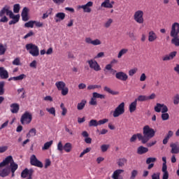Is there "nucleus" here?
Masks as SVG:
<instances>
[{
    "instance_id": "obj_44",
    "label": "nucleus",
    "mask_w": 179,
    "mask_h": 179,
    "mask_svg": "<svg viewBox=\"0 0 179 179\" xmlns=\"http://www.w3.org/2000/svg\"><path fill=\"white\" fill-rule=\"evenodd\" d=\"M5 52H6V47L3 44L0 43V55H4Z\"/></svg>"
},
{
    "instance_id": "obj_17",
    "label": "nucleus",
    "mask_w": 179,
    "mask_h": 179,
    "mask_svg": "<svg viewBox=\"0 0 179 179\" xmlns=\"http://www.w3.org/2000/svg\"><path fill=\"white\" fill-rule=\"evenodd\" d=\"M157 40V34L155 31H150L148 32V41L150 43H153V41H156Z\"/></svg>"
},
{
    "instance_id": "obj_24",
    "label": "nucleus",
    "mask_w": 179,
    "mask_h": 179,
    "mask_svg": "<svg viewBox=\"0 0 179 179\" xmlns=\"http://www.w3.org/2000/svg\"><path fill=\"white\" fill-rule=\"evenodd\" d=\"M55 86H56L57 90L59 91V90H63L64 87H66V84L64 81H57L55 83Z\"/></svg>"
},
{
    "instance_id": "obj_22",
    "label": "nucleus",
    "mask_w": 179,
    "mask_h": 179,
    "mask_svg": "<svg viewBox=\"0 0 179 179\" xmlns=\"http://www.w3.org/2000/svg\"><path fill=\"white\" fill-rule=\"evenodd\" d=\"M10 111L13 114H17L19 113L20 106L18 103H12L10 106Z\"/></svg>"
},
{
    "instance_id": "obj_62",
    "label": "nucleus",
    "mask_w": 179,
    "mask_h": 179,
    "mask_svg": "<svg viewBox=\"0 0 179 179\" xmlns=\"http://www.w3.org/2000/svg\"><path fill=\"white\" fill-rule=\"evenodd\" d=\"M167 111H169V108H167V106L162 103V113H166Z\"/></svg>"
},
{
    "instance_id": "obj_58",
    "label": "nucleus",
    "mask_w": 179,
    "mask_h": 179,
    "mask_svg": "<svg viewBox=\"0 0 179 179\" xmlns=\"http://www.w3.org/2000/svg\"><path fill=\"white\" fill-rule=\"evenodd\" d=\"M13 65H16V66L21 65V64H20V59L19 57L15 58L13 61Z\"/></svg>"
},
{
    "instance_id": "obj_59",
    "label": "nucleus",
    "mask_w": 179,
    "mask_h": 179,
    "mask_svg": "<svg viewBox=\"0 0 179 179\" xmlns=\"http://www.w3.org/2000/svg\"><path fill=\"white\" fill-rule=\"evenodd\" d=\"M57 150L62 152L64 150V145H62V141H59L57 144Z\"/></svg>"
},
{
    "instance_id": "obj_31",
    "label": "nucleus",
    "mask_w": 179,
    "mask_h": 179,
    "mask_svg": "<svg viewBox=\"0 0 179 179\" xmlns=\"http://www.w3.org/2000/svg\"><path fill=\"white\" fill-rule=\"evenodd\" d=\"M173 37L171 39V44H173L176 47H179V38L178 36H171Z\"/></svg>"
},
{
    "instance_id": "obj_53",
    "label": "nucleus",
    "mask_w": 179,
    "mask_h": 179,
    "mask_svg": "<svg viewBox=\"0 0 179 179\" xmlns=\"http://www.w3.org/2000/svg\"><path fill=\"white\" fill-rule=\"evenodd\" d=\"M161 117L163 121H167L170 118V115L167 113H162Z\"/></svg>"
},
{
    "instance_id": "obj_33",
    "label": "nucleus",
    "mask_w": 179,
    "mask_h": 179,
    "mask_svg": "<svg viewBox=\"0 0 179 179\" xmlns=\"http://www.w3.org/2000/svg\"><path fill=\"white\" fill-rule=\"evenodd\" d=\"M162 171L163 173L162 179H169V171L167 168H162Z\"/></svg>"
},
{
    "instance_id": "obj_63",
    "label": "nucleus",
    "mask_w": 179,
    "mask_h": 179,
    "mask_svg": "<svg viewBox=\"0 0 179 179\" xmlns=\"http://www.w3.org/2000/svg\"><path fill=\"white\" fill-rule=\"evenodd\" d=\"M92 45H100L101 44V41L99 39H95L92 41Z\"/></svg>"
},
{
    "instance_id": "obj_55",
    "label": "nucleus",
    "mask_w": 179,
    "mask_h": 179,
    "mask_svg": "<svg viewBox=\"0 0 179 179\" xmlns=\"http://www.w3.org/2000/svg\"><path fill=\"white\" fill-rule=\"evenodd\" d=\"M151 178L152 179H160V173L157 172V173H152V175L151 176Z\"/></svg>"
},
{
    "instance_id": "obj_41",
    "label": "nucleus",
    "mask_w": 179,
    "mask_h": 179,
    "mask_svg": "<svg viewBox=\"0 0 179 179\" xmlns=\"http://www.w3.org/2000/svg\"><path fill=\"white\" fill-rule=\"evenodd\" d=\"M89 127H99V122L96 120H91L89 122Z\"/></svg>"
},
{
    "instance_id": "obj_18",
    "label": "nucleus",
    "mask_w": 179,
    "mask_h": 179,
    "mask_svg": "<svg viewBox=\"0 0 179 179\" xmlns=\"http://www.w3.org/2000/svg\"><path fill=\"white\" fill-rule=\"evenodd\" d=\"M33 173H34V170L33 169H28L27 168H26L24 170L22 171V172L21 173V177L22 178H26V177H27V176H33Z\"/></svg>"
},
{
    "instance_id": "obj_16",
    "label": "nucleus",
    "mask_w": 179,
    "mask_h": 179,
    "mask_svg": "<svg viewBox=\"0 0 179 179\" xmlns=\"http://www.w3.org/2000/svg\"><path fill=\"white\" fill-rule=\"evenodd\" d=\"M0 78L1 79H8L9 78V73L5 67H0Z\"/></svg>"
},
{
    "instance_id": "obj_1",
    "label": "nucleus",
    "mask_w": 179,
    "mask_h": 179,
    "mask_svg": "<svg viewBox=\"0 0 179 179\" xmlns=\"http://www.w3.org/2000/svg\"><path fill=\"white\" fill-rule=\"evenodd\" d=\"M143 135L138 134V141L145 144L148 143L149 140L155 136L156 131H155V129L150 128L149 125H146L143 129Z\"/></svg>"
},
{
    "instance_id": "obj_9",
    "label": "nucleus",
    "mask_w": 179,
    "mask_h": 179,
    "mask_svg": "<svg viewBox=\"0 0 179 179\" xmlns=\"http://www.w3.org/2000/svg\"><path fill=\"white\" fill-rule=\"evenodd\" d=\"M87 64L91 69H93L96 72H99V71H101V67H100V64L97 63V61L94 59L88 60Z\"/></svg>"
},
{
    "instance_id": "obj_36",
    "label": "nucleus",
    "mask_w": 179,
    "mask_h": 179,
    "mask_svg": "<svg viewBox=\"0 0 179 179\" xmlns=\"http://www.w3.org/2000/svg\"><path fill=\"white\" fill-rule=\"evenodd\" d=\"M52 145V141L46 142L43 147L42 148V150H48V149H50V148H51V145Z\"/></svg>"
},
{
    "instance_id": "obj_12",
    "label": "nucleus",
    "mask_w": 179,
    "mask_h": 179,
    "mask_svg": "<svg viewBox=\"0 0 179 179\" xmlns=\"http://www.w3.org/2000/svg\"><path fill=\"white\" fill-rule=\"evenodd\" d=\"M115 78L116 79H118V80H122V82L128 80V75L123 71L116 73Z\"/></svg>"
},
{
    "instance_id": "obj_50",
    "label": "nucleus",
    "mask_w": 179,
    "mask_h": 179,
    "mask_svg": "<svg viewBox=\"0 0 179 179\" xmlns=\"http://www.w3.org/2000/svg\"><path fill=\"white\" fill-rule=\"evenodd\" d=\"M157 159L155 157H148L146 159V164H150L152 163H155L156 162Z\"/></svg>"
},
{
    "instance_id": "obj_42",
    "label": "nucleus",
    "mask_w": 179,
    "mask_h": 179,
    "mask_svg": "<svg viewBox=\"0 0 179 179\" xmlns=\"http://www.w3.org/2000/svg\"><path fill=\"white\" fill-rule=\"evenodd\" d=\"M15 82H17V80H22L24 79H26V74H20L18 76L14 77Z\"/></svg>"
},
{
    "instance_id": "obj_5",
    "label": "nucleus",
    "mask_w": 179,
    "mask_h": 179,
    "mask_svg": "<svg viewBox=\"0 0 179 179\" xmlns=\"http://www.w3.org/2000/svg\"><path fill=\"white\" fill-rule=\"evenodd\" d=\"M33 120V115L29 111H25L20 118V122L22 125H28Z\"/></svg>"
},
{
    "instance_id": "obj_14",
    "label": "nucleus",
    "mask_w": 179,
    "mask_h": 179,
    "mask_svg": "<svg viewBox=\"0 0 179 179\" xmlns=\"http://www.w3.org/2000/svg\"><path fill=\"white\" fill-rule=\"evenodd\" d=\"M171 148V153L173 155H178L179 152V143L178 142L176 143H171L170 144Z\"/></svg>"
},
{
    "instance_id": "obj_60",
    "label": "nucleus",
    "mask_w": 179,
    "mask_h": 179,
    "mask_svg": "<svg viewBox=\"0 0 179 179\" xmlns=\"http://www.w3.org/2000/svg\"><path fill=\"white\" fill-rule=\"evenodd\" d=\"M106 122H108V119L105 118L98 121V125H104Z\"/></svg>"
},
{
    "instance_id": "obj_37",
    "label": "nucleus",
    "mask_w": 179,
    "mask_h": 179,
    "mask_svg": "<svg viewBox=\"0 0 179 179\" xmlns=\"http://www.w3.org/2000/svg\"><path fill=\"white\" fill-rule=\"evenodd\" d=\"M126 162H127V159L122 158L118 160L117 165L119 166V167H124V166H125Z\"/></svg>"
},
{
    "instance_id": "obj_45",
    "label": "nucleus",
    "mask_w": 179,
    "mask_h": 179,
    "mask_svg": "<svg viewBox=\"0 0 179 179\" xmlns=\"http://www.w3.org/2000/svg\"><path fill=\"white\" fill-rule=\"evenodd\" d=\"M59 92H62V96H66L69 93V89L68 87H64L62 90H60Z\"/></svg>"
},
{
    "instance_id": "obj_4",
    "label": "nucleus",
    "mask_w": 179,
    "mask_h": 179,
    "mask_svg": "<svg viewBox=\"0 0 179 179\" xmlns=\"http://www.w3.org/2000/svg\"><path fill=\"white\" fill-rule=\"evenodd\" d=\"M27 51L32 55V57H38L40 55V50L38 49V46L36 45L33 43H27L25 45Z\"/></svg>"
},
{
    "instance_id": "obj_51",
    "label": "nucleus",
    "mask_w": 179,
    "mask_h": 179,
    "mask_svg": "<svg viewBox=\"0 0 179 179\" xmlns=\"http://www.w3.org/2000/svg\"><path fill=\"white\" fill-rule=\"evenodd\" d=\"M92 150L91 148H87L85 150H84L80 155V157H83L86 155V153H89Z\"/></svg>"
},
{
    "instance_id": "obj_48",
    "label": "nucleus",
    "mask_w": 179,
    "mask_h": 179,
    "mask_svg": "<svg viewBox=\"0 0 179 179\" xmlns=\"http://www.w3.org/2000/svg\"><path fill=\"white\" fill-rule=\"evenodd\" d=\"M89 104L90 106H97V100L94 98V96H92L91 98V100L90 101Z\"/></svg>"
},
{
    "instance_id": "obj_47",
    "label": "nucleus",
    "mask_w": 179,
    "mask_h": 179,
    "mask_svg": "<svg viewBox=\"0 0 179 179\" xmlns=\"http://www.w3.org/2000/svg\"><path fill=\"white\" fill-rule=\"evenodd\" d=\"M20 10V4H18V3L15 4L13 6L14 13H19Z\"/></svg>"
},
{
    "instance_id": "obj_40",
    "label": "nucleus",
    "mask_w": 179,
    "mask_h": 179,
    "mask_svg": "<svg viewBox=\"0 0 179 179\" xmlns=\"http://www.w3.org/2000/svg\"><path fill=\"white\" fill-rule=\"evenodd\" d=\"M162 107H163V105L162 103H157L155 106L154 110L156 113H160V111H162Z\"/></svg>"
},
{
    "instance_id": "obj_20",
    "label": "nucleus",
    "mask_w": 179,
    "mask_h": 179,
    "mask_svg": "<svg viewBox=\"0 0 179 179\" xmlns=\"http://www.w3.org/2000/svg\"><path fill=\"white\" fill-rule=\"evenodd\" d=\"M122 173H124V169L115 170L112 175V178L113 179H122V178H120V175L122 174Z\"/></svg>"
},
{
    "instance_id": "obj_57",
    "label": "nucleus",
    "mask_w": 179,
    "mask_h": 179,
    "mask_svg": "<svg viewBox=\"0 0 179 179\" xmlns=\"http://www.w3.org/2000/svg\"><path fill=\"white\" fill-rule=\"evenodd\" d=\"M179 103V94H177L174 97H173V104L177 106Z\"/></svg>"
},
{
    "instance_id": "obj_64",
    "label": "nucleus",
    "mask_w": 179,
    "mask_h": 179,
    "mask_svg": "<svg viewBox=\"0 0 179 179\" xmlns=\"http://www.w3.org/2000/svg\"><path fill=\"white\" fill-rule=\"evenodd\" d=\"M111 23H113V19H109L106 23H105V27L108 29V27H110L111 26Z\"/></svg>"
},
{
    "instance_id": "obj_56",
    "label": "nucleus",
    "mask_w": 179,
    "mask_h": 179,
    "mask_svg": "<svg viewBox=\"0 0 179 179\" xmlns=\"http://www.w3.org/2000/svg\"><path fill=\"white\" fill-rule=\"evenodd\" d=\"M136 72H138V69H136V68L132 69L129 71V76H134L135 75V73H136Z\"/></svg>"
},
{
    "instance_id": "obj_2",
    "label": "nucleus",
    "mask_w": 179,
    "mask_h": 179,
    "mask_svg": "<svg viewBox=\"0 0 179 179\" xmlns=\"http://www.w3.org/2000/svg\"><path fill=\"white\" fill-rule=\"evenodd\" d=\"M6 16H9L10 19H13V20H10L8 22V24H16L17 22H19V19H20V15L13 14V12L10 10V7L8 6H5L1 10H0V16H3V15H6Z\"/></svg>"
},
{
    "instance_id": "obj_25",
    "label": "nucleus",
    "mask_w": 179,
    "mask_h": 179,
    "mask_svg": "<svg viewBox=\"0 0 179 179\" xmlns=\"http://www.w3.org/2000/svg\"><path fill=\"white\" fill-rule=\"evenodd\" d=\"M137 105L138 102L136 100H134V101L131 102L129 106V113H134V111H136Z\"/></svg>"
},
{
    "instance_id": "obj_34",
    "label": "nucleus",
    "mask_w": 179,
    "mask_h": 179,
    "mask_svg": "<svg viewBox=\"0 0 179 179\" xmlns=\"http://www.w3.org/2000/svg\"><path fill=\"white\" fill-rule=\"evenodd\" d=\"M92 97L95 98V99H106V95L104 94H101L97 92H93L92 94Z\"/></svg>"
},
{
    "instance_id": "obj_21",
    "label": "nucleus",
    "mask_w": 179,
    "mask_h": 179,
    "mask_svg": "<svg viewBox=\"0 0 179 179\" xmlns=\"http://www.w3.org/2000/svg\"><path fill=\"white\" fill-rule=\"evenodd\" d=\"M64 19H65V13H57L55 16L56 23L64 20Z\"/></svg>"
},
{
    "instance_id": "obj_8",
    "label": "nucleus",
    "mask_w": 179,
    "mask_h": 179,
    "mask_svg": "<svg viewBox=\"0 0 179 179\" xmlns=\"http://www.w3.org/2000/svg\"><path fill=\"white\" fill-rule=\"evenodd\" d=\"M30 164L31 166H35V167H39L40 169H43V162H40L34 155H32L30 157Z\"/></svg>"
},
{
    "instance_id": "obj_28",
    "label": "nucleus",
    "mask_w": 179,
    "mask_h": 179,
    "mask_svg": "<svg viewBox=\"0 0 179 179\" xmlns=\"http://www.w3.org/2000/svg\"><path fill=\"white\" fill-rule=\"evenodd\" d=\"M103 90L104 92H106V93H109V94H112L113 96H116L117 94H118V92L113 91V90H111V88L107 86L103 87Z\"/></svg>"
},
{
    "instance_id": "obj_49",
    "label": "nucleus",
    "mask_w": 179,
    "mask_h": 179,
    "mask_svg": "<svg viewBox=\"0 0 179 179\" xmlns=\"http://www.w3.org/2000/svg\"><path fill=\"white\" fill-rule=\"evenodd\" d=\"M139 135H141V134H134L130 138V142H135L136 139H139Z\"/></svg>"
},
{
    "instance_id": "obj_39",
    "label": "nucleus",
    "mask_w": 179,
    "mask_h": 179,
    "mask_svg": "<svg viewBox=\"0 0 179 179\" xmlns=\"http://www.w3.org/2000/svg\"><path fill=\"white\" fill-rule=\"evenodd\" d=\"M138 170L134 169L131 172L130 179H136V177H138Z\"/></svg>"
},
{
    "instance_id": "obj_15",
    "label": "nucleus",
    "mask_w": 179,
    "mask_h": 179,
    "mask_svg": "<svg viewBox=\"0 0 179 179\" xmlns=\"http://www.w3.org/2000/svg\"><path fill=\"white\" fill-rule=\"evenodd\" d=\"M177 57V51H173L170 52L169 55H166L162 57V61H171Z\"/></svg>"
},
{
    "instance_id": "obj_10",
    "label": "nucleus",
    "mask_w": 179,
    "mask_h": 179,
    "mask_svg": "<svg viewBox=\"0 0 179 179\" xmlns=\"http://www.w3.org/2000/svg\"><path fill=\"white\" fill-rule=\"evenodd\" d=\"M92 6H93L92 1H89L85 5L78 6V9H83L85 13H90L92 12Z\"/></svg>"
},
{
    "instance_id": "obj_52",
    "label": "nucleus",
    "mask_w": 179,
    "mask_h": 179,
    "mask_svg": "<svg viewBox=\"0 0 179 179\" xmlns=\"http://www.w3.org/2000/svg\"><path fill=\"white\" fill-rule=\"evenodd\" d=\"M46 111H48V113L52 114V115H54L55 117V108L52 107L50 108H46Z\"/></svg>"
},
{
    "instance_id": "obj_23",
    "label": "nucleus",
    "mask_w": 179,
    "mask_h": 179,
    "mask_svg": "<svg viewBox=\"0 0 179 179\" xmlns=\"http://www.w3.org/2000/svg\"><path fill=\"white\" fill-rule=\"evenodd\" d=\"M149 152V148L143 146H140L137 149L138 155H145V153H148Z\"/></svg>"
},
{
    "instance_id": "obj_32",
    "label": "nucleus",
    "mask_w": 179,
    "mask_h": 179,
    "mask_svg": "<svg viewBox=\"0 0 179 179\" xmlns=\"http://www.w3.org/2000/svg\"><path fill=\"white\" fill-rule=\"evenodd\" d=\"M5 82H0V96H3L5 94Z\"/></svg>"
},
{
    "instance_id": "obj_26",
    "label": "nucleus",
    "mask_w": 179,
    "mask_h": 179,
    "mask_svg": "<svg viewBox=\"0 0 179 179\" xmlns=\"http://www.w3.org/2000/svg\"><path fill=\"white\" fill-rule=\"evenodd\" d=\"M63 150H64L66 153H70V152H72V144L71 143H66L64 145Z\"/></svg>"
},
{
    "instance_id": "obj_3",
    "label": "nucleus",
    "mask_w": 179,
    "mask_h": 179,
    "mask_svg": "<svg viewBox=\"0 0 179 179\" xmlns=\"http://www.w3.org/2000/svg\"><path fill=\"white\" fill-rule=\"evenodd\" d=\"M8 164H10L9 167L13 173H15L19 167L17 164L15 163L13 161V157L10 155L6 157V159L0 163V167H5V166H8Z\"/></svg>"
},
{
    "instance_id": "obj_54",
    "label": "nucleus",
    "mask_w": 179,
    "mask_h": 179,
    "mask_svg": "<svg viewBox=\"0 0 179 179\" xmlns=\"http://www.w3.org/2000/svg\"><path fill=\"white\" fill-rule=\"evenodd\" d=\"M108 148H110V145H102L101 146V152H103V153L107 152V150H108Z\"/></svg>"
},
{
    "instance_id": "obj_35",
    "label": "nucleus",
    "mask_w": 179,
    "mask_h": 179,
    "mask_svg": "<svg viewBox=\"0 0 179 179\" xmlns=\"http://www.w3.org/2000/svg\"><path fill=\"white\" fill-rule=\"evenodd\" d=\"M136 102L138 101H148V96L146 95H139L137 99H136Z\"/></svg>"
},
{
    "instance_id": "obj_30",
    "label": "nucleus",
    "mask_w": 179,
    "mask_h": 179,
    "mask_svg": "<svg viewBox=\"0 0 179 179\" xmlns=\"http://www.w3.org/2000/svg\"><path fill=\"white\" fill-rule=\"evenodd\" d=\"M86 103H87V101L85 99H83L80 103H78L77 105V109L79 110H83V108H85V106H86Z\"/></svg>"
},
{
    "instance_id": "obj_38",
    "label": "nucleus",
    "mask_w": 179,
    "mask_h": 179,
    "mask_svg": "<svg viewBox=\"0 0 179 179\" xmlns=\"http://www.w3.org/2000/svg\"><path fill=\"white\" fill-rule=\"evenodd\" d=\"M127 52H128V49L123 48V49L120 50V51L119 52V53L117 55V58H122V55H125V54H127Z\"/></svg>"
},
{
    "instance_id": "obj_43",
    "label": "nucleus",
    "mask_w": 179,
    "mask_h": 179,
    "mask_svg": "<svg viewBox=\"0 0 179 179\" xmlns=\"http://www.w3.org/2000/svg\"><path fill=\"white\" fill-rule=\"evenodd\" d=\"M101 87V85H90L87 86V90H94V89H100Z\"/></svg>"
},
{
    "instance_id": "obj_11",
    "label": "nucleus",
    "mask_w": 179,
    "mask_h": 179,
    "mask_svg": "<svg viewBox=\"0 0 179 179\" xmlns=\"http://www.w3.org/2000/svg\"><path fill=\"white\" fill-rule=\"evenodd\" d=\"M178 34H179V23L174 22L173 24H172V26L171 28L170 36H178Z\"/></svg>"
},
{
    "instance_id": "obj_6",
    "label": "nucleus",
    "mask_w": 179,
    "mask_h": 179,
    "mask_svg": "<svg viewBox=\"0 0 179 179\" xmlns=\"http://www.w3.org/2000/svg\"><path fill=\"white\" fill-rule=\"evenodd\" d=\"M124 113H125V103L122 102L113 111V116L114 118H117L120 115H122Z\"/></svg>"
},
{
    "instance_id": "obj_7",
    "label": "nucleus",
    "mask_w": 179,
    "mask_h": 179,
    "mask_svg": "<svg viewBox=\"0 0 179 179\" xmlns=\"http://www.w3.org/2000/svg\"><path fill=\"white\" fill-rule=\"evenodd\" d=\"M144 13L142 10H138L134 14V19L136 23L138 24H142L145 22V19L143 18Z\"/></svg>"
},
{
    "instance_id": "obj_46",
    "label": "nucleus",
    "mask_w": 179,
    "mask_h": 179,
    "mask_svg": "<svg viewBox=\"0 0 179 179\" xmlns=\"http://www.w3.org/2000/svg\"><path fill=\"white\" fill-rule=\"evenodd\" d=\"M34 23H36V21H29L28 22H26L24 24L25 27H31V29H33L34 27Z\"/></svg>"
},
{
    "instance_id": "obj_13",
    "label": "nucleus",
    "mask_w": 179,
    "mask_h": 179,
    "mask_svg": "<svg viewBox=\"0 0 179 179\" xmlns=\"http://www.w3.org/2000/svg\"><path fill=\"white\" fill-rule=\"evenodd\" d=\"M10 174V167L6 166V168L0 167V177L3 178L8 177Z\"/></svg>"
},
{
    "instance_id": "obj_19",
    "label": "nucleus",
    "mask_w": 179,
    "mask_h": 179,
    "mask_svg": "<svg viewBox=\"0 0 179 179\" xmlns=\"http://www.w3.org/2000/svg\"><path fill=\"white\" fill-rule=\"evenodd\" d=\"M28 13H29V8H27V7H24L22 10V14H21L22 20L24 22H27V20H29Z\"/></svg>"
},
{
    "instance_id": "obj_61",
    "label": "nucleus",
    "mask_w": 179,
    "mask_h": 179,
    "mask_svg": "<svg viewBox=\"0 0 179 179\" xmlns=\"http://www.w3.org/2000/svg\"><path fill=\"white\" fill-rule=\"evenodd\" d=\"M105 69H106V71H112L114 73L117 72V71L113 69V65L110 64L106 66Z\"/></svg>"
},
{
    "instance_id": "obj_27",
    "label": "nucleus",
    "mask_w": 179,
    "mask_h": 179,
    "mask_svg": "<svg viewBox=\"0 0 179 179\" xmlns=\"http://www.w3.org/2000/svg\"><path fill=\"white\" fill-rule=\"evenodd\" d=\"M101 6L102 8H108L109 9L113 8V6L110 3V0H104V1L101 4Z\"/></svg>"
},
{
    "instance_id": "obj_29",
    "label": "nucleus",
    "mask_w": 179,
    "mask_h": 179,
    "mask_svg": "<svg viewBox=\"0 0 179 179\" xmlns=\"http://www.w3.org/2000/svg\"><path fill=\"white\" fill-rule=\"evenodd\" d=\"M37 135V130L36 128H32L27 134V138H31V136H36Z\"/></svg>"
}]
</instances>
